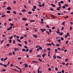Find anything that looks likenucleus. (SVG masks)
I'll return each mask as SVG.
<instances>
[{"label":"nucleus","instance_id":"43","mask_svg":"<svg viewBox=\"0 0 73 73\" xmlns=\"http://www.w3.org/2000/svg\"><path fill=\"white\" fill-rule=\"evenodd\" d=\"M24 42L25 44H27V41L25 40L24 41Z\"/></svg>","mask_w":73,"mask_h":73},{"label":"nucleus","instance_id":"32","mask_svg":"<svg viewBox=\"0 0 73 73\" xmlns=\"http://www.w3.org/2000/svg\"><path fill=\"white\" fill-rule=\"evenodd\" d=\"M40 45H37V46H36V48H39V47H40Z\"/></svg>","mask_w":73,"mask_h":73},{"label":"nucleus","instance_id":"37","mask_svg":"<svg viewBox=\"0 0 73 73\" xmlns=\"http://www.w3.org/2000/svg\"><path fill=\"white\" fill-rule=\"evenodd\" d=\"M28 3H29V4H31V1H29L28 2Z\"/></svg>","mask_w":73,"mask_h":73},{"label":"nucleus","instance_id":"52","mask_svg":"<svg viewBox=\"0 0 73 73\" xmlns=\"http://www.w3.org/2000/svg\"><path fill=\"white\" fill-rule=\"evenodd\" d=\"M55 69L56 71H57V70H58V68H57V67L55 68Z\"/></svg>","mask_w":73,"mask_h":73},{"label":"nucleus","instance_id":"1","mask_svg":"<svg viewBox=\"0 0 73 73\" xmlns=\"http://www.w3.org/2000/svg\"><path fill=\"white\" fill-rule=\"evenodd\" d=\"M40 30L42 33H44V31H46V29L44 28L43 29L41 28L40 29Z\"/></svg>","mask_w":73,"mask_h":73},{"label":"nucleus","instance_id":"2","mask_svg":"<svg viewBox=\"0 0 73 73\" xmlns=\"http://www.w3.org/2000/svg\"><path fill=\"white\" fill-rule=\"evenodd\" d=\"M41 49H42V48L40 46H39V48H38L36 50L37 51H38L39 50H41Z\"/></svg>","mask_w":73,"mask_h":73},{"label":"nucleus","instance_id":"9","mask_svg":"<svg viewBox=\"0 0 73 73\" xmlns=\"http://www.w3.org/2000/svg\"><path fill=\"white\" fill-rule=\"evenodd\" d=\"M56 57L58 58H60V59H61V57L59 56H56Z\"/></svg>","mask_w":73,"mask_h":73},{"label":"nucleus","instance_id":"55","mask_svg":"<svg viewBox=\"0 0 73 73\" xmlns=\"http://www.w3.org/2000/svg\"><path fill=\"white\" fill-rule=\"evenodd\" d=\"M61 40H62V41H63V40H64V38H63V37H61Z\"/></svg>","mask_w":73,"mask_h":73},{"label":"nucleus","instance_id":"25","mask_svg":"<svg viewBox=\"0 0 73 73\" xmlns=\"http://www.w3.org/2000/svg\"><path fill=\"white\" fill-rule=\"evenodd\" d=\"M51 5L52 7H55V5L53 4H51Z\"/></svg>","mask_w":73,"mask_h":73},{"label":"nucleus","instance_id":"23","mask_svg":"<svg viewBox=\"0 0 73 73\" xmlns=\"http://www.w3.org/2000/svg\"><path fill=\"white\" fill-rule=\"evenodd\" d=\"M6 16V15H3L1 16V17H2V18L4 17H5Z\"/></svg>","mask_w":73,"mask_h":73},{"label":"nucleus","instance_id":"8","mask_svg":"<svg viewBox=\"0 0 73 73\" xmlns=\"http://www.w3.org/2000/svg\"><path fill=\"white\" fill-rule=\"evenodd\" d=\"M32 62H34V63H38V62L34 60H33L32 61Z\"/></svg>","mask_w":73,"mask_h":73},{"label":"nucleus","instance_id":"39","mask_svg":"<svg viewBox=\"0 0 73 73\" xmlns=\"http://www.w3.org/2000/svg\"><path fill=\"white\" fill-rule=\"evenodd\" d=\"M29 52L30 53H32V50L30 49Z\"/></svg>","mask_w":73,"mask_h":73},{"label":"nucleus","instance_id":"22","mask_svg":"<svg viewBox=\"0 0 73 73\" xmlns=\"http://www.w3.org/2000/svg\"><path fill=\"white\" fill-rule=\"evenodd\" d=\"M51 44L52 45H53V46H55V45L54 44V43H53V42H51Z\"/></svg>","mask_w":73,"mask_h":73},{"label":"nucleus","instance_id":"64","mask_svg":"<svg viewBox=\"0 0 73 73\" xmlns=\"http://www.w3.org/2000/svg\"><path fill=\"white\" fill-rule=\"evenodd\" d=\"M68 41H66V44H68Z\"/></svg>","mask_w":73,"mask_h":73},{"label":"nucleus","instance_id":"33","mask_svg":"<svg viewBox=\"0 0 73 73\" xmlns=\"http://www.w3.org/2000/svg\"><path fill=\"white\" fill-rule=\"evenodd\" d=\"M37 56L38 57H41V56L40 55H38Z\"/></svg>","mask_w":73,"mask_h":73},{"label":"nucleus","instance_id":"60","mask_svg":"<svg viewBox=\"0 0 73 73\" xmlns=\"http://www.w3.org/2000/svg\"><path fill=\"white\" fill-rule=\"evenodd\" d=\"M50 9L51 11H53V9L52 8H50Z\"/></svg>","mask_w":73,"mask_h":73},{"label":"nucleus","instance_id":"50","mask_svg":"<svg viewBox=\"0 0 73 73\" xmlns=\"http://www.w3.org/2000/svg\"><path fill=\"white\" fill-rule=\"evenodd\" d=\"M32 11L33 12H35V9L34 8H33L32 9Z\"/></svg>","mask_w":73,"mask_h":73},{"label":"nucleus","instance_id":"45","mask_svg":"<svg viewBox=\"0 0 73 73\" xmlns=\"http://www.w3.org/2000/svg\"><path fill=\"white\" fill-rule=\"evenodd\" d=\"M60 3L61 4H63L64 3V1H61L60 2Z\"/></svg>","mask_w":73,"mask_h":73},{"label":"nucleus","instance_id":"48","mask_svg":"<svg viewBox=\"0 0 73 73\" xmlns=\"http://www.w3.org/2000/svg\"><path fill=\"white\" fill-rule=\"evenodd\" d=\"M68 60H69V59H68L67 58L65 60V61L66 62H67V61H68Z\"/></svg>","mask_w":73,"mask_h":73},{"label":"nucleus","instance_id":"59","mask_svg":"<svg viewBox=\"0 0 73 73\" xmlns=\"http://www.w3.org/2000/svg\"><path fill=\"white\" fill-rule=\"evenodd\" d=\"M24 48H25V49H27L28 48V47H27V46H24Z\"/></svg>","mask_w":73,"mask_h":73},{"label":"nucleus","instance_id":"51","mask_svg":"<svg viewBox=\"0 0 73 73\" xmlns=\"http://www.w3.org/2000/svg\"><path fill=\"white\" fill-rule=\"evenodd\" d=\"M55 51H55V53H57V50H57V49H55Z\"/></svg>","mask_w":73,"mask_h":73},{"label":"nucleus","instance_id":"46","mask_svg":"<svg viewBox=\"0 0 73 73\" xmlns=\"http://www.w3.org/2000/svg\"><path fill=\"white\" fill-rule=\"evenodd\" d=\"M12 38H13V36H11L10 37L9 39L10 40H11V39H12Z\"/></svg>","mask_w":73,"mask_h":73},{"label":"nucleus","instance_id":"10","mask_svg":"<svg viewBox=\"0 0 73 73\" xmlns=\"http://www.w3.org/2000/svg\"><path fill=\"white\" fill-rule=\"evenodd\" d=\"M25 67H26V68L28 67V65L27 64H25Z\"/></svg>","mask_w":73,"mask_h":73},{"label":"nucleus","instance_id":"38","mask_svg":"<svg viewBox=\"0 0 73 73\" xmlns=\"http://www.w3.org/2000/svg\"><path fill=\"white\" fill-rule=\"evenodd\" d=\"M28 13L29 14H32V12L31 11H29Z\"/></svg>","mask_w":73,"mask_h":73},{"label":"nucleus","instance_id":"47","mask_svg":"<svg viewBox=\"0 0 73 73\" xmlns=\"http://www.w3.org/2000/svg\"><path fill=\"white\" fill-rule=\"evenodd\" d=\"M17 59L18 60H21V58L20 57H18V58Z\"/></svg>","mask_w":73,"mask_h":73},{"label":"nucleus","instance_id":"36","mask_svg":"<svg viewBox=\"0 0 73 73\" xmlns=\"http://www.w3.org/2000/svg\"><path fill=\"white\" fill-rule=\"evenodd\" d=\"M34 30L35 32H37V29L36 28H34Z\"/></svg>","mask_w":73,"mask_h":73},{"label":"nucleus","instance_id":"4","mask_svg":"<svg viewBox=\"0 0 73 73\" xmlns=\"http://www.w3.org/2000/svg\"><path fill=\"white\" fill-rule=\"evenodd\" d=\"M14 50L16 51H19V49L17 48H14Z\"/></svg>","mask_w":73,"mask_h":73},{"label":"nucleus","instance_id":"5","mask_svg":"<svg viewBox=\"0 0 73 73\" xmlns=\"http://www.w3.org/2000/svg\"><path fill=\"white\" fill-rule=\"evenodd\" d=\"M22 20L23 21H26L27 20V19L26 18L23 17L22 18Z\"/></svg>","mask_w":73,"mask_h":73},{"label":"nucleus","instance_id":"7","mask_svg":"<svg viewBox=\"0 0 73 73\" xmlns=\"http://www.w3.org/2000/svg\"><path fill=\"white\" fill-rule=\"evenodd\" d=\"M33 37H34V38H37V36L36 35H33Z\"/></svg>","mask_w":73,"mask_h":73},{"label":"nucleus","instance_id":"54","mask_svg":"<svg viewBox=\"0 0 73 73\" xmlns=\"http://www.w3.org/2000/svg\"><path fill=\"white\" fill-rule=\"evenodd\" d=\"M33 7L34 8V9H36V6H33Z\"/></svg>","mask_w":73,"mask_h":73},{"label":"nucleus","instance_id":"44","mask_svg":"<svg viewBox=\"0 0 73 73\" xmlns=\"http://www.w3.org/2000/svg\"><path fill=\"white\" fill-rule=\"evenodd\" d=\"M7 13H10L11 11H7Z\"/></svg>","mask_w":73,"mask_h":73},{"label":"nucleus","instance_id":"56","mask_svg":"<svg viewBox=\"0 0 73 73\" xmlns=\"http://www.w3.org/2000/svg\"><path fill=\"white\" fill-rule=\"evenodd\" d=\"M12 53H13V55H15V52L13 51L12 52Z\"/></svg>","mask_w":73,"mask_h":73},{"label":"nucleus","instance_id":"13","mask_svg":"<svg viewBox=\"0 0 73 73\" xmlns=\"http://www.w3.org/2000/svg\"><path fill=\"white\" fill-rule=\"evenodd\" d=\"M18 45L19 46H20L21 47L22 46V45H21V44L20 43L18 44Z\"/></svg>","mask_w":73,"mask_h":73},{"label":"nucleus","instance_id":"17","mask_svg":"<svg viewBox=\"0 0 73 73\" xmlns=\"http://www.w3.org/2000/svg\"><path fill=\"white\" fill-rule=\"evenodd\" d=\"M12 70H15V71H16V72H19V71H18L15 69H13V68L11 69Z\"/></svg>","mask_w":73,"mask_h":73},{"label":"nucleus","instance_id":"53","mask_svg":"<svg viewBox=\"0 0 73 73\" xmlns=\"http://www.w3.org/2000/svg\"><path fill=\"white\" fill-rule=\"evenodd\" d=\"M13 44H15V40H14L13 41Z\"/></svg>","mask_w":73,"mask_h":73},{"label":"nucleus","instance_id":"27","mask_svg":"<svg viewBox=\"0 0 73 73\" xmlns=\"http://www.w3.org/2000/svg\"><path fill=\"white\" fill-rule=\"evenodd\" d=\"M65 23V22L64 21L62 23V24L63 25H64Z\"/></svg>","mask_w":73,"mask_h":73},{"label":"nucleus","instance_id":"14","mask_svg":"<svg viewBox=\"0 0 73 73\" xmlns=\"http://www.w3.org/2000/svg\"><path fill=\"white\" fill-rule=\"evenodd\" d=\"M53 57L54 59H56V55H54L53 56Z\"/></svg>","mask_w":73,"mask_h":73},{"label":"nucleus","instance_id":"24","mask_svg":"<svg viewBox=\"0 0 73 73\" xmlns=\"http://www.w3.org/2000/svg\"><path fill=\"white\" fill-rule=\"evenodd\" d=\"M19 70H20L18 72H22V70L21 69V68H20Z\"/></svg>","mask_w":73,"mask_h":73},{"label":"nucleus","instance_id":"57","mask_svg":"<svg viewBox=\"0 0 73 73\" xmlns=\"http://www.w3.org/2000/svg\"><path fill=\"white\" fill-rule=\"evenodd\" d=\"M8 20H9V21H11L12 19H11V18H9L8 19Z\"/></svg>","mask_w":73,"mask_h":73},{"label":"nucleus","instance_id":"18","mask_svg":"<svg viewBox=\"0 0 73 73\" xmlns=\"http://www.w3.org/2000/svg\"><path fill=\"white\" fill-rule=\"evenodd\" d=\"M30 21L31 22V23H33V22H35V20H31Z\"/></svg>","mask_w":73,"mask_h":73},{"label":"nucleus","instance_id":"30","mask_svg":"<svg viewBox=\"0 0 73 73\" xmlns=\"http://www.w3.org/2000/svg\"><path fill=\"white\" fill-rule=\"evenodd\" d=\"M6 69H3L2 70V72H5V71H6Z\"/></svg>","mask_w":73,"mask_h":73},{"label":"nucleus","instance_id":"6","mask_svg":"<svg viewBox=\"0 0 73 73\" xmlns=\"http://www.w3.org/2000/svg\"><path fill=\"white\" fill-rule=\"evenodd\" d=\"M7 10H11V8L10 7H8L7 8Z\"/></svg>","mask_w":73,"mask_h":73},{"label":"nucleus","instance_id":"20","mask_svg":"<svg viewBox=\"0 0 73 73\" xmlns=\"http://www.w3.org/2000/svg\"><path fill=\"white\" fill-rule=\"evenodd\" d=\"M22 51L24 52V51H25V50H25V48H23L22 49Z\"/></svg>","mask_w":73,"mask_h":73},{"label":"nucleus","instance_id":"40","mask_svg":"<svg viewBox=\"0 0 73 73\" xmlns=\"http://www.w3.org/2000/svg\"><path fill=\"white\" fill-rule=\"evenodd\" d=\"M26 51L27 52H29V49H27L26 50Z\"/></svg>","mask_w":73,"mask_h":73},{"label":"nucleus","instance_id":"42","mask_svg":"<svg viewBox=\"0 0 73 73\" xmlns=\"http://www.w3.org/2000/svg\"><path fill=\"white\" fill-rule=\"evenodd\" d=\"M23 38H24L23 36H21L20 38V40H22Z\"/></svg>","mask_w":73,"mask_h":73},{"label":"nucleus","instance_id":"61","mask_svg":"<svg viewBox=\"0 0 73 73\" xmlns=\"http://www.w3.org/2000/svg\"><path fill=\"white\" fill-rule=\"evenodd\" d=\"M9 45H10V44H6V46H9Z\"/></svg>","mask_w":73,"mask_h":73},{"label":"nucleus","instance_id":"16","mask_svg":"<svg viewBox=\"0 0 73 73\" xmlns=\"http://www.w3.org/2000/svg\"><path fill=\"white\" fill-rule=\"evenodd\" d=\"M12 70H15V71H16V72H19V71H18L15 69H13V68L11 69Z\"/></svg>","mask_w":73,"mask_h":73},{"label":"nucleus","instance_id":"15","mask_svg":"<svg viewBox=\"0 0 73 73\" xmlns=\"http://www.w3.org/2000/svg\"><path fill=\"white\" fill-rule=\"evenodd\" d=\"M60 33V36H62V35H63V33H62L60 32V33Z\"/></svg>","mask_w":73,"mask_h":73},{"label":"nucleus","instance_id":"58","mask_svg":"<svg viewBox=\"0 0 73 73\" xmlns=\"http://www.w3.org/2000/svg\"><path fill=\"white\" fill-rule=\"evenodd\" d=\"M38 70V73H40V70L39 69H38L37 70Z\"/></svg>","mask_w":73,"mask_h":73},{"label":"nucleus","instance_id":"19","mask_svg":"<svg viewBox=\"0 0 73 73\" xmlns=\"http://www.w3.org/2000/svg\"><path fill=\"white\" fill-rule=\"evenodd\" d=\"M17 41H18V42H21V40L19 39H17Z\"/></svg>","mask_w":73,"mask_h":73},{"label":"nucleus","instance_id":"11","mask_svg":"<svg viewBox=\"0 0 73 73\" xmlns=\"http://www.w3.org/2000/svg\"><path fill=\"white\" fill-rule=\"evenodd\" d=\"M47 45H48L49 46H52V44L51 43H48L47 44Z\"/></svg>","mask_w":73,"mask_h":73},{"label":"nucleus","instance_id":"3","mask_svg":"<svg viewBox=\"0 0 73 73\" xmlns=\"http://www.w3.org/2000/svg\"><path fill=\"white\" fill-rule=\"evenodd\" d=\"M11 29H12V26H10L9 27V28H8L7 29V31H10V30H11Z\"/></svg>","mask_w":73,"mask_h":73},{"label":"nucleus","instance_id":"34","mask_svg":"<svg viewBox=\"0 0 73 73\" xmlns=\"http://www.w3.org/2000/svg\"><path fill=\"white\" fill-rule=\"evenodd\" d=\"M13 12L14 14L16 15V11H13Z\"/></svg>","mask_w":73,"mask_h":73},{"label":"nucleus","instance_id":"12","mask_svg":"<svg viewBox=\"0 0 73 73\" xmlns=\"http://www.w3.org/2000/svg\"><path fill=\"white\" fill-rule=\"evenodd\" d=\"M46 54H43V55H42V57H43V58H44V57H45V56H46Z\"/></svg>","mask_w":73,"mask_h":73},{"label":"nucleus","instance_id":"63","mask_svg":"<svg viewBox=\"0 0 73 73\" xmlns=\"http://www.w3.org/2000/svg\"><path fill=\"white\" fill-rule=\"evenodd\" d=\"M57 49L59 50H61V48H57Z\"/></svg>","mask_w":73,"mask_h":73},{"label":"nucleus","instance_id":"21","mask_svg":"<svg viewBox=\"0 0 73 73\" xmlns=\"http://www.w3.org/2000/svg\"><path fill=\"white\" fill-rule=\"evenodd\" d=\"M11 67H12V66H14V67H15V66L13 65L12 64H11L10 65Z\"/></svg>","mask_w":73,"mask_h":73},{"label":"nucleus","instance_id":"35","mask_svg":"<svg viewBox=\"0 0 73 73\" xmlns=\"http://www.w3.org/2000/svg\"><path fill=\"white\" fill-rule=\"evenodd\" d=\"M7 59H8V58L7 57L6 58L3 59V61H5V60H7Z\"/></svg>","mask_w":73,"mask_h":73},{"label":"nucleus","instance_id":"49","mask_svg":"<svg viewBox=\"0 0 73 73\" xmlns=\"http://www.w3.org/2000/svg\"><path fill=\"white\" fill-rule=\"evenodd\" d=\"M64 6L65 7H68V5L66 4H65L64 5Z\"/></svg>","mask_w":73,"mask_h":73},{"label":"nucleus","instance_id":"29","mask_svg":"<svg viewBox=\"0 0 73 73\" xmlns=\"http://www.w3.org/2000/svg\"><path fill=\"white\" fill-rule=\"evenodd\" d=\"M22 11L23 12H26V10L25 9H23L22 10Z\"/></svg>","mask_w":73,"mask_h":73},{"label":"nucleus","instance_id":"28","mask_svg":"<svg viewBox=\"0 0 73 73\" xmlns=\"http://www.w3.org/2000/svg\"><path fill=\"white\" fill-rule=\"evenodd\" d=\"M46 32L48 35H50V33H49V32L48 31H47Z\"/></svg>","mask_w":73,"mask_h":73},{"label":"nucleus","instance_id":"41","mask_svg":"<svg viewBox=\"0 0 73 73\" xmlns=\"http://www.w3.org/2000/svg\"><path fill=\"white\" fill-rule=\"evenodd\" d=\"M38 60L39 61H40V62H42V60H41V59H40V58H39L38 59Z\"/></svg>","mask_w":73,"mask_h":73},{"label":"nucleus","instance_id":"31","mask_svg":"<svg viewBox=\"0 0 73 73\" xmlns=\"http://www.w3.org/2000/svg\"><path fill=\"white\" fill-rule=\"evenodd\" d=\"M56 46H60V44H56Z\"/></svg>","mask_w":73,"mask_h":73},{"label":"nucleus","instance_id":"62","mask_svg":"<svg viewBox=\"0 0 73 73\" xmlns=\"http://www.w3.org/2000/svg\"><path fill=\"white\" fill-rule=\"evenodd\" d=\"M58 4L59 6H61V4H60V2L58 3Z\"/></svg>","mask_w":73,"mask_h":73},{"label":"nucleus","instance_id":"26","mask_svg":"<svg viewBox=\"0 0 73 73\" xmlns=\"http://www.w3.org/2000/svg\"><path fill=\"white\" fill-rule=\"evenodd\" d=\"M12 54V52H10L9 54V56H11Z\"/></svg>","mask_w":73,"mask_h":73}]
</instances>
